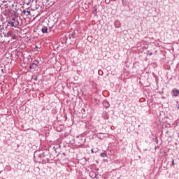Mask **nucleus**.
I'll return each instance as SVG.
<instances>
[{
    "label": "nucleus",
    "instance_id": "f03ea898",
    "mask_svg": "<svg viewBox=\"0 0 179 179\" xmlns=\"http://www.w3.org/2000/svg\"><path fill=\"white\" fill-rule=\"evenodd\" d=\"M173 97H178L179 96V90L173 89L172 90Z\"/></svg>",
    "mask_w": 179,
    "mask_h": 179
},
{
    "label": "nucleus",
    "instance_id": "9d476101",
    "mask_svg": "<svg viewBox=\"0 0 179 179\" xmlns=\"http://www.w3.org/2000/svg\"><path fill=\"white\" fill-rule=\"evenodd\" d=\"M13 40H15L16 36H13Z\"/></svg>",
    "mask_w": 179,
    "mask_h": 179
},
{
    "label": "nucleus",
    "instance_id": "0eeeda50",
    "mask_svg": "<svg viewBox=\"0 0 179 179\" xmlns=\"http://www.w3.org/2000/svg\"><path fill=\"white\" fill-rule=\"evenodd\" d=\"M174 159H172V166H174Z\"/></svg>",
    "mask_w": 179,
    "mask_h": 179
},
{
    "label": "nucleus",
    "instance_id": "1a4fd4ad",
    "mask_svg": "<svg viewBox=\"0 0 179 179\" xmlns=\"http://www.w3.org/2000/svg\"><path fill=\"white\" fill-rule=\"evenodd\" d=\"M29 68H30V69H33V65H31V66H29Z\"/></svg>",
    "mask_w": 179,
    "mask_h": 179
},
{
    "label": "nucleus",
    "instance_id": "f8f14e48",
    "mask_svg": "<svg viewBox=\"0 0 179 179\" xmlns=\"http://www.w3.org/2000/svg\"><path fill=\"white\" fill-rule=\"evenodd\" d=\"M36 48H38V46H36Z\"/></svg>",
    "mask_w": 179,
    "mask_h": 179
},
{
    "label": "nucleus",
    "instance_id": "9b49d317",
    "mask_svg": "<svg viewBox=\"0 0 179 179\" xmlns=\"http://www.w3.org/2000/svg\"><path fill=\"white\" fill-rule=\"evenodd\" d=\"M12 34V32H8V35H10V34Z\"/></svg>",
    "mask_w": 179,
    "mask_h": 179
},
{
    "label": "nucleus",
    "instance_id": "7ed1b4c3",
    "mask_svg": "<svg viewBox=\"0 0 179 179\" xmlns=\"http://www.w3.org/2000/svg\"><path fill=\"white\" fill-rule=\"evenodd\" d=\"M22 13H24V15H26V16H29V15H31V12L30 10H29V9H26V10H24Z\"/></svg>",
    "mask_w": 179,
    "mask_h": 179
},
{
    "label": "nucleus",
    "instance_id": "ddd939ff",
    "mask_svg": "<svg viewBox=\"0 0 179 179\" xmlns=\"http://www.w3.org/2000/svg\"><path fill=\"white\" fill-rule=\"evenodd\" d=\"M178 108L179 109V106H178Z\"/></svg>",
    "mask_w": 179,
    "mask_h": 179
},
{
    "label": "nucleus",
    "instance_id": "4468645a",
    "mask_svg": "<svg viewBox=\"0 0 179 179\" xmlns=\"http://www.w3.org/2000/svg\"><path fill=\"white\" fill-rule=\"evenodd\" d=\"M112 1H115V0H112Z\"/></svg>",
    "mask_w": 179,
    "mask_h": 179
},
{
    "label": "nucleus",
    "instance_id": "f257e3e1",
    "mask_svg": "<svg viewBox=\"0 0 179 179\" xmlns=\"http://www.w3.org/2000/svg\"><path fill=\"white\" fill-rule=\"evenodd\" d=\"M8 24L11 26V27H15L16 28V27H17V26H19V22L15 23L13 21H8Z\"/></svg>",
    "mask_w": 179,
    "mask_h": 179
},
{
    "label": "nucleus",
    "instance_id": "39448f33",
    "mask_svg": "<svg viewBox=\"0 0 179 179\" xmlns=\"http://www.w3.org/2000/svg\"><path fill=\"white\" fill-rule=\"evenodd\" d=\"M101 157H107V154L106 153H101Z\"/></svg>",
    "mask_w": 179,
    "mask_h": 179
},
{
    "label": "nucleus",
    "instance_id": "6e6552de",
    "mask_svg": "<svg viewBox=\"0 0 179 179\" xmlns=\"http://www.w3.org/2000/svg\"><path fill=\"white\" fill-rule=\"evenodd\" d=\"M110 2V0H106V3H108Z\"/></svg>",
    "mask_w": 179,
    "mask_h": 179
},
{
    "label": "nucleus",
    "instance_id": "20e7f679",
    "mask_svg": "<svg viewBox=\"0 0 179 179\" xmlns=\"http://www.w3.org/2000/svg\"><path fill=\"white\" fill-rule=\"evenodd\" d=\"M48 31V29L47 28V27H43L41 29L42 33H47Z\"/></svg>",
    "mask_w": 179,
    "mask_h": 179
},
{
    "label": "nucleus",
    "instance_id": "423d86ee",
    "mask_svg": "<svg viewBox=\"0 0 179 179\" xmlns=\"http://www.w3.org/2000/svg\"><path fill=\"white\" fill-rule=\"evenodd\" d=\"M99 75H103V71H99Z\"/></svg>",
    "mask_w": 179,
    "mask_h": 179
}]
</instances>
